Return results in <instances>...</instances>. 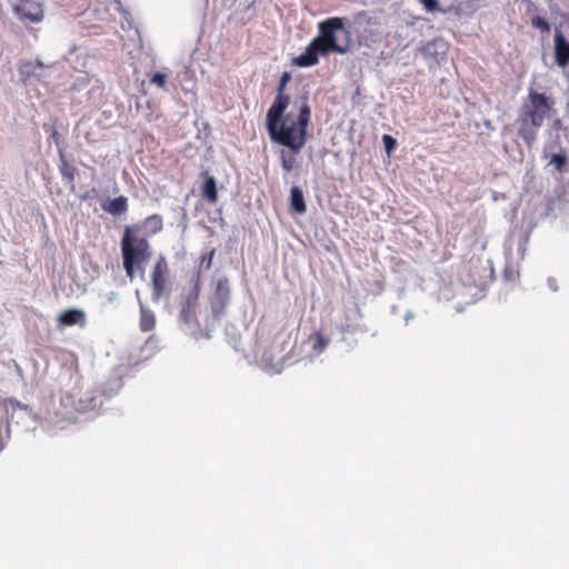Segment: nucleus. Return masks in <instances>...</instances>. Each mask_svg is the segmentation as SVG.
Masks as SVG:
<instances>
[{
	"mask_svg": "<svg viewBox=\"0 0 569 569\" xmlns=\"http://www.w3.org/2000/svg\"><path fill=\"white\" fill-rule=\"evenodd\" d=\"M290 79L289 72L281 74L277 97L266 116V124L271 141L289 148L293 153H299L307 142L311 109L308 103V96L303 94L300 98L301 106L297 119H291L289 114L283 117L290 102L289 96L284 94L286 86Z\"/></svg>",
	"mask_w": 569,
	"mask_h": 569,
	"instance_id": "f257e3e1",
	"label": "nucleus"
},
{
	"mask_svg": "<svg viewBox=\"0 0 569 569\" xmlns=\"http://www.w3.org/2000/svg\"><path fill=\"white\" fill-rule=\"evenodd\" d=\"M343 18L331 17L318 23L319 34L313 38L305 52L296 57L293 64L307 68L319 62V56L331 52L345 54L350 49V31L345 28Z\"/></svg>",
	"mask_w": 569,
	"mask_h": 569,
	"instance_id": "f03ea898",
	"label": "nucleus"
},
{
	"mask_svg": "<svg viewBox=\"0 0 569 569\" xmlns=\"http://www.w3.org/2000/svg\"><path fill=\"white\" fill-rule=\"evenodd\" d=\"M556 113L555 100L545 93L529 90L518 114V136L528 148H532L538 136V129L543 121Z\"/></svg>",
	"mask_w": 569,
	"mask_h": 569,
	"instance_id": "7ed1b4c3",
	"label": "nucleus"
},
{
	"mask_svg": "<svg viewBox=\"0 0 569 569\" xmlns=\"http://www.w3.org/2000/svg\"><path fill=\"white\" fill-rule=\"evenodd\" d=\"M123 268L126 276L133 279L136 271L143 272L152 256L149 241L137 234V228L126 226L120 241Z\"/></svg>",
	"mask_w": 569,
	"mask_h": 569,
	"instance_id": "20e7f679",
	"label": "nucleus"
},
{
	"mask_svg": "<svg viewBox=\"0 0 569 569\" xmlns=\"http://www.w3.org/2000/svg\"><path fill=\"white\" fill-rule=\"evenodd\" d=\"M169 264L164 256H159L150 273L152 300L159 301L167 292L169 283Z\"/></svg>",
	"mask_w": 569,
	"mask_h": 569,
	"instance_id": "39448f33",
	"label": "nucleus"
},
{
	"mask_svg": "<svg viewBox=\"0 0 569 569\" xmlns=\"http://www.w3.org/2000/svg\"><path fill=\"white\" fill-rule=\"evenodd\" d=\"M230 302V287L227 278L219 279L216 289L210 298V309L214 318H220L226 313Z\"/></svg>",
	"mask_w": 569,
	"mask_h": 569,
	"instance_id": "423d86ee",
	"label": "nucleus"
},
{
	"mask_svg": "<svg viewBox=\"0 0 569 569\" xmlns=\"http://www.w3.org/2000/svg\"><path fill=\"white\" fill-rule=\"evenodd\" d=\"M16 11L22 21L39 22L43 18L42 6L34 0H20Z\"/></svg>",
	"mask_w": 569,
	"mask_h": 569,
	"instance_id": "0eeeda50",
	"label": "nucleus"
},
{
	"mask_svg": "<svg viewBox=\"0 0 569 569\" xmlns=\"http://www.w3.org/2000/svg\"><path fill=\"white\" fill-rule=\"evenodd\" d=\"M555 59L560 68H566L569 64V41L560 31L555 34Z\"/></svg>",
	"mask_w": 569,
	"mask_h": 569,
	"instance_id": "6e6552de",
	"label": "nucleus"
},
{
	"mask_svg": "<svg viewBox=\"0 0 569 569\" xmlns=\"http://www.w3.org/2000/svg\"><path fill=\"white\" fill-rule=\"evenodd\" d=\"M200 293V280L199 276L197 277V281L193 290L187 298L186 306L182 307L180 316L184 322H191L196 318V306Z\"/></svg>",
	"mask_w": 569,
	"mask_h": 569,
	"instance_id": "1a4fd4ad",
	"label": "nucleus"
},
{
	"mask_svg": "<svg viewBox=\"0 0 569 569\" xmlns=\"http://www.w3.org/2000/svg\"><path fill=\"white\" fill-rule=\"evenodd\" d=\"M58 323L60 327H71L74 325L84 327L86 313L80 309H68L59 315Z\"/></svg>",
	"mask_w": 569,
	"mask_h": 569,
	"instance_id": "9d476101",
	"label": "nucleus"
},
{
	"mask_svg": "<svg viewBox=\"0 0 569 569\" xmlns=\"http://www.w3.org/2000/svg\"><path fill=\"white\" fill-rule=\"evenodd\" d=\"M101 209L112 216H120L128 211V198L119 196L102 202Z\"/></svg>",
	"mask_w": 569,
	"mask_h": 569,
	"instance_id": "9b49d317",
	"label": "nucleus"
},
{
	"mask_svg": "<svg viewBox=\"0 0 569 569\" xmlns=\"http://www.w3.org/2000/svg\"><path fill=\"white\" fill-rule=\"evenodd\" d=\"M156 327V316L154 313L147 308L142 302H140V319H139V328L142 332H149L153 330Z\"/></svg>",
	"mask_w": 569,
	"mask_h": 569,
	"instance_id": "f8f14e48",
	"label": "nucleus"
},
{
	"mask_svg": "<svg viewBox=\"0 0 569 569\" xmlns=\"http://www.w3.org/2000/svg\"><path fill=\"white\" fill-rule=\"evenodd\" d=\"M202 197L210 203H217L218 192L216 186V179L212 176L206 173V180L201 188Z\"/></svg>",
	"mask_w": 569,
	"mask_h": 569,
	"instance_id": "ddd939ff",
	"label": "nucleus"
},
{
	"mask_svg": "<svg viewBox=\"0 0 569 569\" xmlns=\"http://www.w3.org/2000/svg\"><path fill=\"white\" fill-rule=\"evenodd\" d=\"M291 208L299 214L305 213L307 206L305 202L303 193L298 187H292L290 191Z\"/></svg>",
	"mask_w": 569,
	"mask_h": 569,
	"instance_id": "4468645a",
	"label": "nucleus"
},
{
	"mask_svg": "<svg viewBox=\"0 0 569 569\" xmlns=\"http://www.w3.org/2000/svg\"><path fill=\"white\" fill-rule=\"evenodd\" d=\"M60 158H61V163L59 166V171L62 176V179L66 180L68 183H73V181L76 179V168L70 166L67 162L61 150H60Z\"/></svg>",
	"mask_w": 569,
	"mask_h": 569,
	"instance_id": "2eb2a0df",
	"label": "nucleus"
},
{
	"mask_svg": "<svg viewBox=\"0 0 569 569\" xmlns=\"http://www.w3.org/2000/svg\"><path fill=\"white\" fill-rule=\"evenodd\" d=\"M143 224L151 233L156 234L163 228L162 217L160 214H151L143 220Z\"/></svg>",
	"mask_w": 569,
	"mask_h": 569,
	"instance_id": "dca6fc26",
	"label": "nucleus"
},
{
	"mask_svg": "<svg viewBox=\"0 0 569 569\" xmlns=\"http://www.w3.org/2000/svg\"><path fill=\"white\" fill-rule=\"evenodd\" d=\"M568 158L565 153L552 154L550 164H553L558 172H563L567 164Z\"/></svg>",
	"mask_w": 569,
	"mask_h": 569,
	"instance_id": "f3484780",
	"label": "nucleus"
},
{
	"mask_svg": "<svg viewBox=\"0 0 569 569\" xmlns=\"http://www.w3.org/2000/svg\"><path fill=\"white\" fill-rule=\"evenodd\" d=\"M214 254L216 249H210L208 252L201 256L199 271L209 270L212 267Z\"/></svg>",
	"mask_w": 569,
	"mask_h": 569,
	"instance_id": "a211bd4d",
	"label": "nucleus"
},
{
	"mask_svg": "<svg viewBox=\"0 0 569 569\" xmlns=\"http://www.w3.org/2000/svg\"><path fill=\"white\" fill-rule=\"evenodd\" d=\"M478 2H480V0H466V1H462L458 8H457V13H459L460 11H463L465 8H466V12L468 13H473L476 12L478 9H479V4Z\"/></svg>",
	"mask_w": 569,
	"mask_h": 569,
	"instance_id": "6ab92c4d",
	"label": "nucleus"
},
{
	"mask_svg": "<svg viewBox=\"0 0 569 569\" xmlns=\"http://www.w3.org/2000/svg\"><path fill=\"white\" fill-rule=\"evenodd\" d=\"M532 27L539 29L541 32H549L550 31V24L541 17L535 16L531 19Z\"/></svg>",
	"mask_w": 569,
	"mask_h": 569,
	"instance_id": "aec40b11",
	"label": "nucleus"
},
{
	"mask_svg": "<svg viewBox=\"0 0 569 569\" xmlns=\"http://www.w3.org/2000/svg\"><path fill=\"white\" fill-rule=\"evenodd\" d=\"M150 83L156 84L157 87H159L162 90H167V74L161 73V72H156L151 77Z\"/></svg>",
	"mask_w": 569,
	"mask_h": 569,
	"instance_id": "412c9836",
	"label": "nucleus"
},
{
	"mask_svg": "<svg viewBox=\"0 0 569 569\" xmlns=\"http://www.w3.org/2000/svg\"><path fill=\"white\" fill-rule=\"evenodd\" d=\"M328 345V340L322 336V333L317 332L315 336L313 350L318 353L322 352Z\"/></svg>",
	"mask_w": 569,
	"mask_h": 569,
	"instance_id": "4be33fe9",
	"label": "nucleus"
},
{
	"mask_svg": "<svg viewBox=\"0 0 569 569\" xmlns=\"http://www.w3.org/2000/svg\"><path fill=\"white\" fill-rule=\"evenodd\" d=\"M419 1L425 7V9L429 12H433V11L446 12V10L440 9L437 0H419Z\"/></svg>",
	"mask_w": 569,
	"mask_h": 569,
	"instance_id": "5701e85b",
	"label": "nucleus"
},
{
	"mask_svg": "<svg viewBox=\"0 0 569 569\" xmlns=\"http://www.w3.org/2000/svg\"><path fill=\"white\" fill-rule=\"evenodd\" d=\"M382 141H383L387 153H391L397 146L396 139L389 134H383Z\"/></svg>",
	"mask_w": 569,
	"mask_h": 569,
	"instance_id": "b1692460",
	"label": "nucleus"
},
{
	"mask_svg": "<svg viewBox=\"0 0 569 569\" xmlns=\"http://www.w3.org/2000/svg\"><path fill=\"white\" fill-rule=\"evenodd\" d=\"M281 167L286 172H290L295 167V158L293 157H287L282 152L281 154Z\"/></svg>",
	"mask_w": 569,
	"mask_h": 569,
	"instance_id": "393cba45",
	"label": "nucleus"
},
{
	"mask_svg": "<svg viewBox=\"0 0 569 569\" xmlns=\"http://www.w3.org/2000/svg\"><path fill=\"white\" fill-rule=\"evenodd\" d=\"M32 68H33L32 63L31 62H27V63H24V64H22L20 67V72L22 74L29 76L31 70H32Z\"/></svg>",
	"mask_w": 569,
	"mask_h": 569,
	"instance_id": "a878e982",
	"label": "nucleus"
},
{
	"mask_svg": "<svg viewBox=\"0 0 569 569\" xmlns=\"http://www.w3.org/2000/svg\"><path fill=\"white\" fill-rule=\"evenodd\" d=\"M50 138L53 140V142L57 146L60 144L61 137H60V133L56 129L52 130Z\"/></svg>",
	"mask_w": 569,
	"mask_h": 569,
	"instance_id": "bb28decb",
	"label": "nucleus"
},
{
	"mask_svg": "<svg viewBox=\"0 0 569 569\" xmlns=\"http://www.w3.org/2000/svg\"><path fill=\"white\" fill-rule=\"evenodd\" d=\"M341 331L342 332H350L351 328H350V326L341 327Z\"/></svg>",
	"mask_w": 569,
	"mask_h": 569,
	"instance_id": "cd10ccee",
	"label": "nucleus"
},
{
	"mask_svg": "<svg viewBox=\"0 0 569 569\" xmlns=\"http://www.w3.org/2000/svg\"><path fill=\"white\" fill-rule=\"evenodd\" d=\"M560 124H561V120H560V119H556V120L553 121V127H555V128L559 127Z\"/></svg>",
	"mask_w": 569,
	"mask_h": 569,
	"instance_id": "c85d7f7f",
	"label": "nucleus"
}]
</instances>
